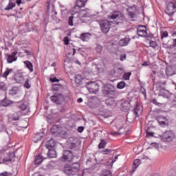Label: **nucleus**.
<instances>
[{"label":"nucleus","instance_id":"1","mask_svg":"<svg viewBox=\"0 0 176 176\" xmlns=\"http://www.w3.org/2000/svg\"><path fill=\"white\" fill-rule=\"evenodd\" d=\"M80 168V164L79 162H74L71 165L66 164L64 167L63 171L67 175H75Z\"/></svg>","mask_w":176,"mask_h":176},{"label":"nucleus","instance_id":"2","mask_svg":"<svg viewBox=\"0 0 176 176\" xmlns=\"http://www.w3.org/2000/svg\"><path fill=\"white\" fill-rule=\"evenodd\" d=\"M160 138L164 142H171L175 138V134L173 131H168L164 133Z\"/></svg>","mask_w":176,"mask_h":176},{"label":"nucleus","instance_id":"3","mask_svg":"<svg viewBox=\"0 0 176 176\" xmlns=\"http://www.w3.org/2000/svg\"><path fill=\"white\" fill-rule=\"evenodd\" d=\"M87 89L91 94H97L100 91V86L94 82H87Z\"/></svg>","mask_w":176,"mask_h":176},{"label":"nucleus","instance_id":"4","mask_svg":"<svg viewBox=\"0 0 176 176\" xmlns=\"http://www.w3.org/2000/svg\"><path fill=\"white\" fill-rule=\"evenodd\" d=\"M165 13L170 17H173L176 13V5L174 2H170L167 4L165 9Z\"/></svg>","mask_w":176,"mask_h":176},{"label":"nucleus","instance_id":"5","mask_svg":"<svg viewBox=\"0 0 176 176\" xmlns=\"http://www.w3.org/2000/svg\"><path fill=\"white\" fill-rule=\"evenodd\" d=\"M111 21L108 20H102L99 22L100 28L103 34H108L111 30Z\"/></svg>","mask_w":176,"mask_h":176},{"label":"nucleus","instance_id":"6","mask_svg":"<svg viewBox=\"0 0 176 176\" xmlns=\"http://www.w3.org/2000/svg\"><path fill=\"white\" fill-rule=\"evenodd\" d=\"M74 157H75V156H74V153H72V151L66 150L63 152V155L60 157V160L62 162H70L74 160Z\"/></svg>","mask_w":176,"mask_h":176},{"label":"nucleus","instance_id":"7","mask_svg":"<svg viewBox=\"0 0 176 176\" xmlns=\"http://www.w3.org/2000/svg\"><path fill=\"white\" fill-rule=\"evenodd\" d=\"M51 101L55 104H60L64 101V96L61 94H54L50 97Z\"/></svg>","mask_w":176,"mask_h":176},{"label":"nucleus","instance_id":"8","mask_svg":"<svg viewBox=\"0 0 176 176\" xmlns=\"http://www.w3.org/2000/svg\"><path fill=\"white\" fill-rule=\"evenodd\" d=\"M138 35L143 38H149V34L146 32V27L145 25H140L138 28Z\"/></svg>","mask_w":176,"mask_h":176},{"label":"nucleus","instance_id":"9","mask_svg":"<svg viewBox=\"0 0 176 176\" xmlns=\"http://www.w3.org/2000/svg\"><path fill=\"white\" fill-rule=\"evenodd\" d=\"M156 120L158 122L161 127H164V126H168V119L163 116H157Z\"/></svg>","mask_w":176,"mask_h":176},{"label":"nucleus","instance_id":"10","mask_svg":"<svg viewBox=\"0 0 176 176\" xmlns=\"http://www.w3.org/2000/svg\"><path fill=\"white\" fill-rule=\"evenodd\" d=\"M123 19V14L120 11H113L108 16L109 20H116V19Z\"/></svg>","mask_w":176,"mask_h":176},{"label":"nucleus","instance_id":"11","mask_svg":"<svg viewBox=\"0 0 176 176\" xmlns=\"http://www.w3.org/2000/svg\"><path fill=\"white\" fill-rule=\"evenodd\" d=\"M130 101L123 100L120 101V108L124 112H129L130 111Z\"/></svg>","mask_w":176,"mask_h":176},{"label":"nucleus","instance_id":"12","mask_svg":"<svg viewBox=\"0 0 176 176\" xmlns=\"http://www.w3.org/2000/svg\"><path fill=\"white\" fill-rule=\"evenodd\" d=\"M17 51L13 52L11 54H8L7 55V63L8 64H12L14 61L17 60Z\"/></svg>","mask_w":176,"mask_h":176},{"label":"nucleus","instance_id":"13","mask_svg":"<svg viewBox=\"0 0 176 176\" xmlns=\"http://www.w3.org/2000/svg\"><path fill=\"white\" fill-rule=\"evenodd\" d=\"M14 157H16L14 152H10L8 153V157H6L3 160L0 158V164H2L3 163H8V162H12V159H14Z\"/></svg>","mask_w":176,"mask_h":176},{"label":"nucleus","instance_id":"14","mask_svg":"<svg viewBox=\"0 0 176 176\" xmlns=\"http://www.w3.org/2000/svg\"><path fill=\"white\" fill-rule=\"evenodd\" d=\"M142 106L140 105L138 103H136V106L133 109V113L135 118H138L140 115H142Z\"/></svg>","mask_w":176,"mask_h":176},{"label":"nucleus","instance_id":"15","mask_svg":"<svg viewBox=\"0 0 176 176\" xmlns=\"http://www.w3.org/2000/svg\"><path fill=\"white\" fill-rule=\"evenodd\" d=\"M127 12H128L130 19H134L135 17V13L137 12V8L135 6L129 7L127 9Z\"/></svg>","mask_w":176,"mask_h":176},{"label":"nucleus","instance_id":"16","mask_svg":"<svg viewBox=\"0 0 176 176\" xmlns=\"http://www.w3.org/2000/svg\"><path fill=\"white\" fill-rule=\"evenodd\" d=\"M130 41H131L130 38L125 37L124 38H122L119 41L118 45L121 47L127 46L130 43Z\"/></svg>","mask_w":176,"mask_h":176},{"label":"nucleus","instance_id":"17","mask_svg":"<svg viewBox=\"0 0 176 176\" xmlns=\"http://www.w3.org/2000/svg\"><path fill=\"white\" fill-rule=\"evenodd\" d=\"M91 38V34L90 32L82 33L80 36V38L82 42H86V41H89V39Z\"/></svg>","mask_w":176,"mask_h":176},{"label":"nucleus","instance_id":"18","mask_svg":"<svg viewBox=\"0 0 176 176\" xmlns=\"http://www.w3.org/2000/svg\"><path fill=\"white\" fill-rule=\"evenodd\" d=\"M107 107H116V102L113 100V98H109L105 100Z\"/></svg>","mask_w":176,"mask_h":176},{"label":"nucleus","instance_id":"19","mask_svg":"<svg viewBox=\"0 0 176 176\" xmlns=\"http://www.w3.org/2000/svg\"><path fill=\"white\" fill-rule=\"evenodd\" d=\"M86 2H87V0H76L74 8H85Z\"/></svg>","mask_w":176,"mask_h":176},{"label":"nucleus","instance_id":"20","mask_svg":"<svg viewBox=\"0 0 176 176\" xmlns=\"http://www.w3.org/2000/svg\"><path fill=\"white\" fill-rule=\"evenodd\" d=\"M44 135H45V133H43V132L36 133L34 136V142L36 143L38 142V141H41V140L43 138Z\"/></svg>","mask_w":176,"mask_h":176},{"label":"nucleus","instance_id":"21","mask_svg":"<svg viewBox=\"0 0 176 176\" xmlns=\"http://www.w3.org/2000/svg\"><path fill=\"white\" fill-rule=\"evenodd\" d=\"M141 164V160H135L133 161V164L132 166V169L131 170V173H134L135 170L138 168V166Z\"/></svg>","mask_w":176,"mask_h":176},{"label":"nucleus","instance_id":"22","mask_svg":"<svg viewBox=\"0 0 176 176\" xmlns=\"http://www.w3.org/2000/svg\"><path fill=\"white\" fill-rule=\"evenodd\" d=\"M23 63H24L26 68H28V69H29L30 72H34V66L32 65V63H31V61L25 60Z\"/></svg>","mask_w":176,"mask_h":176},{"label":"nucleus","instance_id":"23","mask_svg":"<svg viewBox=\"0 0 176 176\" xmlns=\"http://www.w3.org/2000/svg\"><path fill=\"white\" fill-rule=\"evenodd\" d=\"M47 149H50V148H54L56 146V142L54 140L51 139L48 140L45 144Z\"/></svg>","mask_w":176,"mask_h":176},{"label":"nucleus","instance_id":"24","mask_svg":"<svg viewBox=\"0 0 176 176\" xmlns=\"http://www.w3.org/2000/svg\"><path fill=\"white\" fill-rule=\"evenodd\" d=\"M57 153H56L54 149L48 148L47 157L50 159H53L54 157H56Z\"/></svg>","mask_w":176,"mask_h":176},{"label":"nucleus","instance_id":"25","mask_svg":"<svg viewBox=\"0 0 176 176\" xmlns=\"http://www.w3.org/2000/svg\"><path fill=\"white\" fill-rule=\"evenodd\" d=\"M16 82L18 83H24V81L25 80V77L21 74H19L15 78Z\"/></svg>","mask_w":176,"mask_h":176},{"label":"nucleus","instance_id":"26","mask_svg":"<svg viewBox=\"0 0 176 176\" xmlns=\"http://www.w3.org/2000/svg\"><path fill=\"white\" fill-rule=\"evenodd\" d=\"M84 80L85 78L80 74L76 75L75 76V82L76 83H77V85H80V83H82V81Z\"/></svg>","mask_w":176,"mask_h":176},{"label":"nucleus","instance_id":"27","mask_svg":"<svg viewBox=\"0 0 176 176\" xmlns=\"http://www.w3.org/2000/svg\"><path fill=\"white\" fill-rule=\"evenodd\" d=\"M14 6H16V3L12 0H10L8 5L5 8V10H11Z\"/></svg>","mask_w":176,"mask_h":176},{"label":"nucleus","instance_id":"28","mask_svg":"<svg viewBox=\"0 0 176 176\" xmlns=\"http://www.w3.org/2000/svg\"><path fill=\"white\" fill-rule=\"evenodd\" d=\"M165 73L166 76H173V75H174V72L173 71V68L171 67H166Z\"/></svg>","mask_w":176,"mask_h":176},{"label":"nucleus","instance_id":"29","mask_svg":"<svg viewBox=\"0 0 176 176\" xmlns=\"http://www.w3.org/2000/svg\"><path fill=\"white\" fill-rule=\"evenodd\" d=\"M41 162H43V156L39 154L34 161V164H41Z\"/></svg>","mask_w":176,"mask_h":176},{"label":"nucleus","instance_id":"30","mask_svg":"<svg viewBox=\"0 0 176 176\" xmlns=\"http://www.w3.org/2000/svg\"><path fill=\"white\" fill-rule=\"evenodd\" d=\"M107 146V141L105 140H102L98 144L99 149H104Z\"/></svg>","mask_w":176,"mask_h":176},{"label":"nucleus","instance_id":"31","mask_svg":"<svg viewBox=\"0 0 176 176\" xmlns=\"http://www.w3.org/2000/svg\"><path fill=\"white\" fill-rule=\"evenodd\" d=\"M10 104H12V101L7 99L3 100L1 102V105H2V107H8V105H10Z\"/></svg>","mask_w":176,"mask_h":176},{"label":"nucleus","instance_id":"32","mask_svg":"<svg viewBox=\"0 0 176 176\" xmlns=\"http://www.w3.org/2000/svg\"><path fill=\"white\" fill-rule=\"evenodd\" d=\"M131 76V72L124 73L122 76L124 80H130V77Z\"/></svg>","mask_w":176,"mask_h":176},{"label":"nucleus","instance_id":"33","mask_svg":"<svg viewBox=\"0 0 176 176\" xmlns=\"http://www.w3.org/2000/svg\"><path fill=\"white\" fill-rule=\"evenodd\" d=\"M10 72H13V69H6L5 72L3 73V78H8V75H9Z\"/></svg>","mask_w":176,"mask_h":176},{"label":"nucleus","instance_id":"34","mask_svg":"<svg viewBox=\"0 0 176 176\" xmlns=\"http://www.w3.org/2000/svg\"><path fill=\"white\" fill-rule=\"evenodd\" d=\"M100 176H112L111 170H104Z\"/></svg>","mask_w":176,"mask_h":176},{"label":"nucleus","instance_id":"35","mask_svg":"<svg viewBox=\"0 0 176 176\" xmlns=\"http://www.w3.org/2000/svg\"><path fill=\"white\" fill-rule=\"evenodd\" d=\"M118 89H124L126 87V82L121 81L117 85Z\"/></svg>","mask_w":176,"mask_h":176},{"label":"nucleus","instance_id":"36","mask_svg":"<svg viewBox=\"0 0 176 176\" xmlns=\"http://www.w3.org/2000/svg\"><path fill=\"white\" fill-rule=\"evenodd\" d=\"M168 32L167 31H161V38L164 39V38H168Z\"/></svg>","mask_w":176,"mask_h":176},{"label":"nucleus","instance_id":"37","mask_svg":"<svg viewBox=\"0 0 176 176\" xmlns=\"http://www.w3.org/2000/svg\"><path fill=\"white\" fill-rule=\"evenodd\" d=\"M10 94L11 96H15V94H17V87H13L11 90H10Z\"/></svg>","mask_w":176,"mask_h":176},{"label":"nucleus","instance_id":"38","mask_svg":"<svg viewBox=\"0 0 176 176\" xmlns=\"http://www.w3.org/2000/svg\"><path fill=\"white\" fill-rule=\"evenodd\" d=\"M63 87V85L60 84H54L53 85V89L55 90V91H57L59 89H61Z\"/></svg>","mask_w":176,"mask_h":176},{"label":"nucleus","instance_id":"39","mask_svg":"<svg viewBox=\"0 0 176 176\" xmlns=\"http://www.w3.org/2000/svg\"><path fill=\"white\" fill-rule=\"evenodd\" d=\"M58 131V128L57 127V125H54L52 128H51V133H52L53 134H56V133Z\"/></svg>","mask_w":176,"mask_h":176},{"label":"nucleus","instance_id":"40","mask_svg":"<svg viewBox=\"0 0 176 176\" xmlns=\"http://www.w3.org/2000/svg\"><path fill=\"white\" fill-rule=\"evenodd\" d=\"M19 108L21 111H25L27 109V104L25 103H21L19 106Z\"/></svg>","mask_w":176,"mask_h":176},{"label":"nucleus","instance_id":"41","mask_svg":"<svg viewBox=\"0 0 176 176\" xmlns=\"http://www.w3.org/2000/svg\"><path fill=\"white\" fill-rule=\"evenodd\" d=\"M24 87H25L26 89H30L31 87V84H30V80L26 79L24 83Z\"/></svg>","mask_w":176,"mask_h":176},{"label":"nucleus","instance_id":"42","mask_svg":"<svg viewBox=\"0 0 176 176\" xmlns=\"http://www.w3.org/2000/svg\"><path fill=\"white\" fill-rule=\"evenodd\" d=\"M69 25H71L72 27L74 26V16H71L69 17Z\"/></svg>","mask_w":176,"mask_h":176},{"label":"nucleus","instance_id":"43","mask_svg":"<svg viewBox=\"0 0 176 176\" xmlns=\"http://www.w3.org/2000/svg\"><path fill=\"white\" fill-rule=\"evenodd\" d=\"M149 45H150V47H153V49H155L157 46V43H156V41H151L149 43Z\"/></svg>","mask_w":176,"mask_h":176},{"label":"nucleus","instance_id":"44","mask_svg":"<svg viewBox=\"0 0 176 176\" xmlns=\"http://www.w3.org/2000/svg\"><path fill=\"white\" fill-rule=\"evenodd\" d=\"M96 50L97 53H101V52H102V46L98 45L96 47Z\"/></svg>","mask_w":176,"mask_h":176},{"label":"nucleus","instance_id":"45","mask_svg":"<svg viewBox=\"0 0 176 176\" xmlns=\"http://www.w3.org/2000/svg\"><path fill=\"white\" fill-rule=\"evenodd\" d=\"M0 90L5 91L6 90V85L4 82H0Z\"/></svg>","mask_w":176,"mask_h":176},{"label":"nucleus","instance_id":"46","mask_svg":"<svg viewBox=\"0 0 176 176\" xmlns=\"http://www.w3.org/2000/svg\"><path fill=\"white\" fill-rule=\"evenodd\" d=\"M127 58V55L126 54H122L120 55V61H124Z\"/></svg>","mask_w":176,"mask_h":176},{"label":"nucleus","instance_id":"47","mask_svg":"<svg viewBox=\"0 0 176 176\" xmlns=\"http://www.w3.org/2000/svg\"><path fill=\"white\" fill-rule=\"evenodd\" d=\"M63 42H64L65 45H69V38H68V36L64 37Z\"/></svg>","mask_w":176,"mask_h":176},{"label":"nucleus","instance_id":"48","mask_svg":"<svg viewBox=\"0 0 176 176\" xmlns=\"http://www.w3.org/2000/svg\"><path fill=\"white\" fill-rule=\"evenodd\" d=\"M168 93V91H165L164 94L161 93L160 96H161L162 97H164V98H168V96L167 95Z\"/></svg>","mask_w":176,"mask_h":176},{"label":"nucleus","instance_id":"49","mask_svg":"<svg viewBox=\"0 0 176 176\" xmlns=\"http://www.w3.org/2000/svg\"><path fill=\"white\" fill-rule=\"evenodd\" d=\"M50 82H52V83H54L56 82H60V80L57 79V78L56 77L50 78Z\"/></svg>","mask_w":176,"mask_h":176},{"label":"nucleus","instance_id":"50","mask_svg":"<svg viewBox=\"0 0 176 176\" xmlns=\"http://www.w3.org/2000/svg\"><path fill=\"white\" fill-rule=\"evenodd\" d=\"M103 155H108V153H111L112 151L111 149L106 148L104 151H102Z\"/></svg>","mask_w":176,"mask_h":176},{"label":"nucleus","instance_id":"51","mask_svg":"<svg viewBox=\"0 0 176 176\" xmlns=\"http://www.w3.org/2000/svg\"><path fill=\"white\" fill-rule=\"evenodd\" d=\"M0 176H12V173H8V172H4L2 173H0Z\"/></svg>","mask_w":176,"mask_h":176},{"label":"nucleus","instance_id":"52","mask_svg":"<svg viewBox=\"0 0 176 176\" xmlns=\"http://www.w3.org/2000/svg\"><path fill=\"white\" fill-rule=\"evenodd\" d=\"M83 130H85V127H83V126H79L78 128V133H83Z\"/></svg>","mask_w":176,"mask_h":176},{"label":"nucleus","instance_id":"53","mask_svg":"<svg viewBox=\"0 0 176 176\" xmlns=\"http://www.w3.org/2000/svg\"><path fill=\"white\" fill-rule=\"evenodd\" d=\"M151 145L156 148V149L159 148V144L158 143H152Z\"/></svg>","mask_w":176,"mask_h":176},{"label":"nucleus","instance_id":"54","mask_svg":"<svg viewBox=\"0 0 176 176\" xmlns=\"http://www.w3.org/2000/svg\"><path fill=\"white\" fill-rule=\"evenodd\" d=\"M146 137H153V132H146Z\"/></svg>","mask_w":176,"mask_h":176},{"label":"nucleus","instance_id":"55","mask_svg":"<svg viewBox=\"0 0 176 176\" xmlns=\"http://www.w3.org/2000/svg\"><path fill=\"white\" fill-rule=\"evenodd\" d=\"M24 53H25L26 54H28V56H32V52H30V51H28V50H25L24 51Z\"/></svg>","mask_w":176,"mask_h":176},{"label":"nucleus","instance_id":"56","mask_svg":"<svg viewBox=\"0 0 176 176\" xmlns=\"http://www.w3.org/2000/svg\"><path fill=\"white\" fill-rule=\"evenodd\" d=\"M16 3L18 6H20V4L23 3V1L21 0H16Z\"/></svg>","mask_w":176,"mask_h":176},{"label":"nucleus","instance_id":"57","mask_svg":"<svg viewBox=\"0 0 176 176\" xmlns=\"http://www.w3.org/2000/svg\"><path fill=\"white\" fill-rule=\"evenodd\" d=\"M111 135L115 136V135H118V134H122V133L115 131V132H111Z\"/></svg>","mask_w":176,"mask_h":176},{"label":"nucleus","instance_id":"58","mask_svg":"<svg viewBox=\"0 0 176 176\" xmlns=\"http://www.w3.org/2000/svg\"><path fill=\"white\" fill-rule=\"evenodd\" d=\"M173 47H176V38L173 39Z\"/></svg>","mask_w":176,"mask_h":176},{"label":"nucleus","instance_id":"59","mask_svg":"<svg viewBox=\"0 0 176 176\" xmlns=\"http://www.w3.org/2000/svg\"><path fill=\"white\" fill-rule=\"evenodd\" d=\"M77 101L78 102H83V99L82 98H79Z\"/></svg>","mask_w":176,"mask_h":176},{"label":"nucleus","instance_id":"60","mask_svg":"<svg viewBox=\"0 0 176 176\" xmlns=\"http://www.w3.org/2000/svg\"><path fill=\"white\" fill-rule=\"evenodd\" d=\"M72 51H73V56H75V54H76V50L75 48H72Z\"/></svg>","mask_w":176,"mask_h":176},{"label":"nucleus","instance_id":"61","mask_svg":"<svg viewBox=\"0 0 176 176\" xmlns=\"http://www.w3.org/2000/svg\"><path fill=\"white\" fill-rule=\"evenodd\" d=\"M12 120H19V117L13 118H12Z\"/></svg>","mask_w":176,"mask_h":176},{"label":"nucleus","instance_id":"62","mask_svg":"<svg viewBox=\"0 0 176 176\" xmlns=\"http://www.w3.org/2000/svg\"><path fill=\"white\" fill-rule=\"evenodd\" d=\"M153 104H155L156 105H157L158 103H157V102L156 100H153Z\"/></svg>","mask_w":176,"mask_h":176},{"label":"nucleus","instance_id":"63","mask_svg":"<svg viewBox=\"0 0 176 176\" xmlns=\"http://www.w3.org/2000/svg\"><path fill=\"white\" fill-rule=\"evenodd\" d=\"M52 67H56V63H53L52 64Z\"/></svg>","mask_w":176,"mask_h":176},{"label":"nucleus","instance_id":"64","mask_svg":"<svg viewBox=\"0 0 176 176\" xmlns=\"http://www.w3.org/2000/svg\"><path fill=\"white\" fill-rule=\"evenodd\" d=\"M104 93H105L106 94H107V95L109 94V91H104Z\"/></svg>","mask_w":176,"mask_h":176}]
</instances>
